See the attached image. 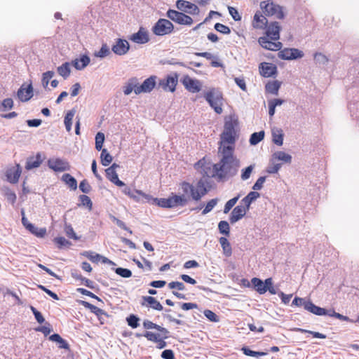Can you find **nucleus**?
<instances>
[{"mask_svg": "<svg viewBox=\"0 0 359 359\" xmlns=\"http://www.w3.org/2000/svg\"><path fill=\"white\" fill-rule=\"evenodd\" d=\"M314 60L319 65H325L328 62V58L321 53H316Z\"/></svg>", "mask_w": 359, "mask_h": 359, "instance_id": "54", "label": "nucleus"}, {"mask_svg": "<svg viewBox=\"0 0 359 359\" xmlns=\"http://www.w3.org/2000/svg\"><path fill=\"white\" fill-rule=\"evenodd\" d=\"M18 96L22 102L28 101L32 96V87L29 85L27 88H20L18 91Z\"/></svg>", "mask_w": 359, "mask_h": 359, "instance_id": "31", "label": "nucleus"}, {"mask_svg": "<svg viewBox=\"0 0 359 359\" xmlns=\"http://www.w3.org/2000/svg\"><path fill=\"white\" fill-rule=\"evenodd\" d=\"M137 86V79H133L126 86H124L123 93L125 95H130L133 90L135 93V88Z\"/></svg>", "mask_w": 359, "mask_h": 359, "instance_id": "44", "label": "nucleus"}, {"mask_svg": "<svg viewBox=\"0 0 359 359\" xmlns=\"http://www.w3.org/2000/svg\"><path fill=\"white\" fill-rule=\"evenodd\" d=\"M303 55V53L297 48H285L279 53V57L284 60L301 58Z\"/></svg>", "mask_w": 359, "mask_h": 359, "instance_id": "21", "label": "nucleus"}, {"mask_svg": "<svg viewBox=\"0 0 359 359\" xmlns=\"http://www.w3.org/2000/svg\"><path fill=\"white\" fill-rule=\"evenodd\" d=\"M127 323L132 328H136L139 326V318L136 316L131 314L127 318Z\"/></svg>", "mask_w": 359, "mask_h": 359, "instance_id": "53", "label": "nucleus"}, {"mask_svg": "<svg viewBox=\"0 0 359 359\" xmlns=\"http://www.w3.org/2000/svg\"><path fill=\"white\" fill-rule=\"evenodd\" d=\"M180 186L182 191V195L172 193L168 198H156L153 199L154 201L161 208H174L186 205L191 198L198 201L208 193V189L202 180L197 182L196 187L186 181L182 182Z\"/></svg>", "mask_w": 359, "mask_h": 359, "instance_id": "1", "label": "nucleus"}, {"mask_svg": "<svg viewBox=\"0 0 359 359\" xmlns=\"http://www.w3.org/2000/svg\"><path fill=\"white\" fill-rule=\"evenodd\" d=\"M268 25V20L266 16L263 15L262 12L257 11L253 17L252 26L256 29H265Z\"/></svg>", "mask_w": 359, "mask_h": 359, "instance_id": "20", "label": "nucleus"}, {"mask_svg": "<svg viewBox=\"0 0 359 359\" xmlns=\"http://www.w3.org/2000/svg\"><path fill=\"white\" fill-rule=\"evenodd\" d=\"M204 313V316L208 319L210 320L211 322H218L219 321V318L218 316L212 311L209 310V309H206L203 312Z\"/></svg>", "mask_w": 359, "mask_h": 359, "instance_id": "59", "label": "nucleus"}, {"mask_svg": "<svg viewBox=\"0 0 359 359\" xmlns=\"http://www.w3.org/2000/svg\"><path fill=\"white\" fill-rule=\"evenodd\" d=\"M151 31L156 36H165L173 32L174 25L170 20L160 18L153 26Z\"/></svg>", "mask_w": 359, "mask_h": 359, "instance_id": "6", "label": "nucleus"}, {"mask_svg": "<svg viewBox=\"0 0 359 359\" xmlns=\"http://www.w3.org/2000/svg\"><path fill=\"white\" fill-rule=\"evenodd\" d=\"M259 68L261 75L264 77L272 76L277 72L276 66L269 62H262Z\"/></svg>", "mask_w": 359, "mask_h": 359, "instance_id": "25", "label": "nucleus"}, {"mask_svg": "<svg viewBox=\"0 0 359 359\" xmlns=\"http://www.w3.org/2000/svg\"><path fill=\"white\" fill-rule=\"evenodd\" d=\"M178 83V75L177 73L168 75L165 78L159 80L158 86L164 91L175 92Z\"/></svg>", "mask_w": 359, "mask_h": 359, "instance_id": "9", "label": "nucleus"}, {"mask_svg": "<svg viewBox=\"0 0 359 359\" xmlns=\"http://www.w3.org/2000/svg\"><path fill=\"white\" fill-rule=\"evenodd\" d=\"M62 180L73 190L77 188V182L70 174L66 173L62 175Z\"/></svg>", "mask_w": 359, "mask_h": 359, "instance_id": "40", "label": "nucleus"}, {"mask_svg": "<svg viewBox=\"0 0 359 359\" xmlns=\"http://www.w3.org/2000/svg\"><path fill=\"white\" fill-rule=\"evenodd\" d=\"M176 6L178 10L191 15H197L199 13V8L196 5L185 0H177Z\"/></svg>", "mask_w": 359, "mask_h": 359, "instance_id": "15", "label": "nucleus"}, {"mask_svg": "<svg viewBox=\"0 0 359 359\" xmlns=\"http://www.w3.org/2000/svg\"><path fill=\"white\" fill-rule=\"evenodd\" d=\"M218 229L221 233L224 234L226 236H229L230 227L229 224L226 221H221L218 224Z\"/></svg>", "mask_w": 359, "mask_h": 359, "instance_id": "47", "label": "nucleus"}, {"mask_svg": "<svg viewBox=\"0 0 359 359\" xmlns=\"http://www.w3.org/2000/svg\"><path fill=\"white\" fill-rule=\"evenodd\" d=\"M54 243L60 249L62 248L63 247H69L71 245V243L64 237L55 238Z\"/></svg>", "mask_w": 359, "mask_h": 359, "instance_id": "49", "label": "nucleus"}, {"mask_svg": "<svg viewBox=\"0 0 359 359\" xmlns=\"http://www.w3.org/2000/svg\"><path fill=\"white\" fill-rule=\"evenodd\" d=\"M48 166L53 170L55 172H63L65 170H69L70 169V165L68 161L66 160L56 158H50L48 161Z\"/></svg>", "mask_w": 359, "mask_h": 359, "instance_id": "12", "label": "nucleus"}, {"mask_svg": "<svg viewBox=\"0 0 359 359\" xmlns=\"http://www.w3.org/2000/svg\"><path fill=\"white\" fill-rule=\"evenodd\" d=\"M241 350H242L243 353L248 356L259 357V356L265 355L266 354V353H264V352L255 351L250 350L249 348H247V347H243V348H242Z\"/></svg>", "mask_w": 359, "mask_h": 359, "instance_id": "51", "label": "nucleus"}, {"mask_svg": "<svg viewBox=\"0 0 359 359\" xmlns=\"http://www.w3.org/2000/svg\"><path fill=\"white\" fill-rule=\"evenodd\" d=\"M258 42L264 48L272 51L279 50L282 48V43L280 42H273L271 41H269L268 37L266 36L259 37L258 39Z\"/></svg>", "mask_w": 359, "mask_h": 359, "instance_id": "22", "label": "nucleus"}, {"mask_svg": "<svg viewBox=\"0 0 359 359\" xmlns=\"http://www.w3.org/2000/svg\"><path fill=\"white\" fill-rule=\"evenodd\" d=\"M281 86V83L277 80L269 81L266 84V91L272 95H277Z\"/></svg>", "mask_w": 359, "mask_h": 359, "instance_id": "32", "label": "nucleus"}, {"mask_svg": "<svg viewBox=\"0 0 359 359\" xmlns=\"http://www.w3.org/2000/svg\"><path fill=\"white\" fill-rule=\"evenodd\" d=\"M251 283L259 294H262L266 292V286L264 285V282L261 279L253 278Z\"/></svg>", "mask_w": 359, "mask_h": 359, "instance_id": "36", "label": "nucleus"}, {"mask_svg": "<svg viewBox=\"0 0 359 359\" xmlns=\"http://www.w3.org/2000/svg\"><path fill=\"white\" fill-rule=\"evenodd\" d=\"M107 178L118 187L125 186V183L118 179L116 170L112 168H108L105 170Z\"/></svg>", "mask_w": 359, "mask_h": 359, "instance_id": "27", "label": "nucleus"}, {"mask_svg": "<svg viewBox=\"0 0 359 359\" xmlns=\"http://www.w3.org/2000/svg\"><path fill=\"white\" fill-rule=\"evenodd\" d=\"M104 141V133L99 132L95 136V149L98 151L102 149Z\"/></svg>", "mask_w": 359, "mask_h": 359, "instance_id": "50", "label": "nucleus"}, {"mask_svg": "<svg viewBox=\"0 0 359 359\" xmlns=\"http://www.w3.org/2000/svg\"><path fill=\"white\" fill-rule=\"evenodd\" d=\"M141 305L142 306L150 307L156 311H162L163 307L161 304L151 296H144L142 298Z\"/></svg>", "mask_w": 359, "mask_h": 359, "instance_id": "24", "label": "nucleus"}, {"mask_svg": "<svg viewBox=\"0 0 359 359\" xmlns=\"http://www.w3.org/2000/svg\"><path fill=\"white\" fill-rule=\"evenodd\" d=\"M101 163L104 166H108L112 161L113 158L106 149H103L100 155Z\"/></svg>", "mask_w": 359, "mask_h": 359, "instance_id": "42", "label": "nucleus"}, {"mask_svg": "<svg viewBox=\"0 0 359 359\" xmlns=\"http://www.w3.org/2000/svg\"><path fill=\"white\" fill-rule=\"evenodd\" d=\"M249 210L248 207H245L243 204H240L236 206L232 212H231L229 220L231 224H234L235 222L241 219L246 214V212Z\"/></svg>", "mask_w": 359, "mask_h": 359, "instance_id": "18", "label": "nucleus"}, {"mask_svg": "<svg viewBox=\"0 0 359 359\" xmlns=\"http://www.w3.org/2000/svg\"><path fill=\"white\" fill-rule=\"evenodd\" d=\"M13 107V100L11 98H6L2 101V102L0 105V109L2 111H6V110L12 109Z\"/></svg>", "mask_w": 359, "mask_h": 359, "instance_id": "55", "label": "nucleus"}, {"mask_svg": "<svg viewBox=\"0 0 359 359\" xmlns=\"http://www.w3.org/2000/svg\"><path fill=\"white\" fill-rule=\"evenodd\" d=\"M241 194H238L236 196L229 200L224 205V213L227 214L231 208L236 205L238 199L241 198Z\"/></svg>", "mask_w": 359, "mask_h": 359, "instance_id": "45", "label": "nucleus"}, {"mask_svg": "<svg viewBox=\"0 0 359 359\" xmlns=\"http://www.w3.org/2000/svg\"><path fill=\"white\" fill-rule=\"evenodd\" d=\"M168 287L172 290L177 289V290H184L185 285L182 282L172 281L168 283Z\"/></svg>", "mask_w": 359, "mask_h": 359, "instance_id": "63", "label": "nucleus"}, {"mask_svg": "<svg viewBox=\"0 0 359 359\" xmlns=\"http://www.w3.org/2000/svg\"><path fill=\"white\" fill-rule=\"evenodd\" d=\"M130 48L128 42L125 39H118L112 46V51L118 55H123L128 53Z\"/></svg>", "mask_w": 359, "mask_h": 359, "instance_id": "19", "label": "nucleus"}, {"mask_svg": "<svg viewBox=\"0 0 359 359\" xmlns=\"http://www.w3.org/2000/svg\"><path fill=\"white\" fill-rule=\"evenodd\" d=\"M292 156L284 151H276L272 155L271 164L268 167L269 173H277L282 166L283 163H290Z\"/></svg>", "mask_w": 359, "mask_h": 359, "instance_id": "4", "label": "nucleus"}, {"mask_svg": "<svg viewBox=\"0 0 359 359\" xmlns=\"http://www.w3.org/2000/svg\"><path fill=\"white\" fill-rule=\"evenodd\" d=\"M235 135L236 133H222L221 135V142L219 151H221L224 147H231L234 150L235 144Z\"/></svg>", "mask_w": 359, "mask_h": 359, "instance_id": "23", "label": "nucleus"}, {"mask_svg": "<svg viewBox=\"0 0 359 359\" xmlns=\"http://www.w3.org/2000/svg\"><path fill=\"white\" fill-rule=\"evenodd\" d=\"M266 36L271 40L278 41L280 38V26L278 22H271L266 27Z\"/></svg>", "mask_w": 359, "mask_h": 359, "instance_id": "17", "label": "nucleus"}, {"mask_svg": "<svg viewBox=\"0 0 359 359\" xmlns=\"http://www.w3.org/2000/svg\"><path fill=\"white\" fill-rule=\"evenodd\" d=\"M156 76H151L145 79L141 85L137 83V86L135 88V94L139 95L142 93L151 92L156 86Z\"/></svg>", "mask_w": 359, "mask_h": 359, "instance_id": "14", "label": "nucleus"}, {"mask_svg": "<svg viewBox=\"0 0 359 359\" xmlns=\"http://www.w3.org/2000/svg\"><path fill=\"white\" fill-rule=\"evenodd\" d=\"M181 81L184 88L190 93H198L202 88V83L200 81L192 79L188 75L184 76Z\"/></svg>", "mask_w": 359, "mask_h": 359, "instance_id": "11", "label": "nucleus"}, {"mask_svg": "<svg viewBox=\"0 0 359 359\" xmlns=\"http://www.w3.org/2000/svg\"><path fill=\"white\" fill-rule=\"evenodd\" d=\"M2 193L8 202L12 205L15 203L17 196L15 193L11 189L8 187H4L2 188Z\"/></svg>", "mask_w": 359, "mask_h": 359, "instance_id": "35", "label": "nucleus"}, {"mask_svg": "<svg viewBox=\"0 0 359 359\" xmlns=\"http://www.w3.org/2000/svg\"><path fill=\"white\" fill-rule=\"evenodd\" d=\"M42 161L41 155L40 153H38L36 156L29 157L27 159L25 168L28 170L36 168L41 165Z\"/></svg>", "mask_w": 359, "mask_h": 359, "instance_id": "28", "label": "nucleus"}, {"mask_svg": "<svg viewBox=\"0 0 359 359\" xmlns=\"http://www.w3.org/2000/svg\"><path fill=\"white\" fill-rule=\"evenodd\" d=\"M215 29L217 32H221L224 34H229L231 32V29L228 26L223 25L222 23H219V22H217L215 25Z\"/></svg>", "mask_w": 359, "mask_h": 359, "instance_id": "57", "label": "nucleus"}, {"mask_svg": "<svg viewBox=\"0 0 359 359\" xmlns=\"http://www.w3.org/2000/svg\"><path fill=\"white\" fill-rule=\"evenodd\" d=\"M116 273L123 278H129L132 276V272L130 270L128 269H123V268H117L116 269Z\"/></svg>", "mask_w": 359, "mask_h": 359, "instance_id": "60", "label": "nucleus"}, {"mask_svg": "<svg viewBox=\"0 0 359 359\" xmlns=\"http://www.w3.org/2000/svg\"><path fill=\"white\" fill-rule=\"evenodd\" d=\"M110 54V50L107 44H103L99 51L95 53L94 55L97 57H104Z\"/></svg>", "mask_w": 359, "mask_h": 359, "instance_id": "52", "label": "nucleus"}, {"mask_svg": "<svg viewBox=\"0 0 359 359\" xmlns=\"http://www.w3.org/2000/svg\"><path fill=\"white\" fill-rule=\"evenodd\" d=\"M305 309L317 316L327 315V310L316 306L312 302L308 301L305 304Z\"/></svg>", "mask_w": 359, "mask_h": 359, "instance_id": "29", "label": "nucleus"}, {"mask_svg": "<svg viewBox=\"0 0 359 359\" xmlns=\"http://www.w3.org/2000/svg\"><path fill=\"white\" fill-rule=\"evenodd\" d=\"M57 73L62 76L64 79H67L71 73L70 64L69 62H65L61 66L57 67Z\"/></svg>", "mask_w": 359, "mask_h": 359, "instance_id": "41", "label": "nucleus"}, {"mask_svg": "<svg viewBox=\"0 0 359 359\" xmlns=\"http://www.w3.org/2000/svg\"><path fill=\"white\" fill-rule=\"evenodd\" d=\"M89 63L90 57L85 55L72 61V65L78 70L84 69Z\"/></svg>", "mask_w": 359, "mask_h": 359, "instance_id": "30", "label": "nucleus"}, {"mask_svg": "<svg viewBox=\"0 0 359 359\" xmlns=\"http://www.w3.org/2000/svg\"><path fill=\"white\" fill-rule=\"evenodd\" d=\"M79 189L82 192L88 194L90 191L91 187L86 180H83L80 182Z\"/></svg>", "mask_w": 359, "mask_h": 359, "instance_id": "64", "label": "nucleus"}, {"mask_svg": "<svg viewBox=\"0 0 359 359\" xmlns=\"http://www.w3.org/2000/svg\"><path fill=\"white\" fill-rule=\"evenodd\" d=\"M204 97L217 114L222 113L223 97L219 91L212 88L204 94Z\"/></svg>", "mask_w": 359, "mask_h": 359, "instance_id": "5", "label": "nucleus"}, {"mask_svg": "<svg viewBox=\"0 0 359 359\" xmlns=\"http://www.w3.org/2000/svg\"><path fill=\"white\" fill-rule=\"evenodd\" d=\"M264 137V132L260 131L258 133H254L251 135L250 138V142L252 145H255L261 142Z\"/></svg>", "mask_w": 359, "mask_h": 359, "instance_id": "46", "label": "nucleus"}, {"mask_svg": "<svg viewBox=\"0 0 359 359\" xmlns=\"http://www.w3.org/2000/svg\"><path fill=\"white\" fill-rule=\"evenodd\" d=\"M53 75L54 72L53 71H48L43 74L42 84L45 88H47L49 81Z\"/></svg>", "mask_w": 359, "mask_h": 359, "instance_id": "58", "label": "nucleus"}, {"mask_svg": "<svg viewBox=\"0 0 359 359\" xmlns=\"http://www.w3.org/2000/svg\"><path fill=\"white\" fill-rule=\"evenodd\" d=\"M218 199L217 198H213L209 201L205 208L202 211V215H206L208 212H210L217 204Z\"/></svg>", "mask_w": 359, "mask_h": 359, "instance_id": "48", "label": "nucleus"}, {"mask_svg": "<svg viewBox=\"0 0 359 359\" xmlns=\"http://www.w3.org/2000/svg\"><path fill=\"white\" fill-rule=\"evenodd\" d=\"M80 304L82 306H83L86 309H89L91 313H94L100 320H101L102 316H107L106 311L86 301H81Z\"/></svg>", "mask_w": 359, "mask_h": 359, "instance_id": "26", "label": "nucleus"}, {"mask_svg": "<svg viewBox=\"0 0 359 359\" xmlns=\"http://www.w3.org/2000/svg\"><path fill=\"white\" fill-rule=\"evenodd\" d=\"M222 158L218 163H215L217 179L222 180L236 172L237 163L233 157V149L231 147H224L220 151Z\"/></svg>", "mask_w": 359, "mask_h": 359, "instance_id": "2", "label": "nucleus"}, {"mask_svg": "<svg viewBox=\"0 0 359 359\" xmlns=\"http://www.w3.org/2000/svg\"><path fill=\"white\" fill-rule=\"evenodd\" d=\"M143 327L146 330L155 329L158 331V332H161V334H166L168 332V330L165 327H163L149 320H145L143 322Z\"/></svg>", "mask_w": 359, "mask_h": 359, "instance_id": "34", "label": "nucleus"}, {"mask_svg": "<svg viewBox=\"0 0 359 359\" xmlns=\"http://www.w3.org/2000/svg\"><path fill=\"white\" fill-rule=\"evenodd\" d=\"M36 331L42 332L45 336H47L52 332V328L50 323H46L45 325L37 327Z\"/></svg>", "mask_w": 359, "mask_h": 359, "instance_id": "61", "label": "nucleus"}, {"mask_svg": "<svg viewBox=\"0 0 359 359\" xmlns=\"http://www.w3.org/2000/svg\"><path fill=\"white\" fill-rule=\"evenodd\" d=\"M27 230L39 238H43L46 234V228H37L34 224H28Z\"/></svg>", "mask_w": 359, "mask_h": 359, "instance_id": "38", "label": "nucleus"}, {"mask_svg": "<svg viewBox=\"0 0 359 359\" xmlns=\"http://www.w3.org/2000/svg\"><path fill=\"white\" fill-rule=\"evenodd\" d=\"M22 173V168L19 164L6 169L5 175L8 182L16 184L19 181Z\"/></svg>", "mask_w": 359, "mask_h": 359, "instance_id": "13", "label": "nucleus"}, {"mask_svg": "<svg viewBox=\"0 0 359 359\" xmlns=\"http://www.w3.org/2000/svg\"><path fill=\"white\" fill-rule=\"evenodd\" d=\"M259 6L266 16L273 17L278 20L284 19L285 12L283 6L271 0L263 1Z\"/></svg>", "mask_w": 359, "mask_h": 359, "instance_id": "3", "label": "nucleus"}, {"mask_svg": "<svg viewBox=\"0 0 359 359\" xmlns=\"http://www.w3.org/2000/svg\"><path fill=\"white\" fill-rule=\"evenodd\" d=\"M194 167L196 169L201 168V172L204 176L217 179L218 172H217L215 164L212 165L210 163L207 162L205 158L195 163Z\"/></svg>", "mask_w": 359, "mask_h": 359, "instance_id": "8", "label": "nucleus"}, {"mask_svg": "<svg viewBox=\"0 0 359 359\" xmlns=\"http://www.w3.org/2000/svg\"><path fill=\"white\" fill-rule=\"evenodd\" d=\"M79 201L83 206H86L90 210H92L93 203L90 198L86 195H81Z\"/></svg>", "mask_w": 359, "mask_h": 359, "instance_id": "56", "label": "nucleus"}, {"mask_svg": "<svg viewBox=\"0 0 359 359\" xmlns=\"http://www.w3.org/2000/svg\"><path fill=\"white\" fill-rule=\"evenodd\" d=\"M49 340L58 344V348L69 350V345L59 334H53L49 337Z\"/></svg>", "mask_w": 359, "mask_h": 359, "instance_id": "33", "label": "nucleus"}, {"mask_svg": "<svg viewBox=\"0 0 359 359\" xmlns=\"http://www.w3.org/2000/svg\"><path fill=\"white\" fill-rule=\"evenodd\" d=\"M161 332L154 333L153 332L147 331L143 336L147 338V340L155 342L157 344V348L159 349H162L165 348L167 345L165 339L169 337V331L166 334H161Z\"/></svg>", "mask_w": 359, "mask_h": 359, "instance_id": "10", "label": "nucleus"}, {"mask_svg": "<svg viewBox=\"0 0 359 359\" xmlns=\"http://www.w3.org/2000/svg\"><path fill=\"white\" fill-rule=\"evenodd\" d=\"M273 142L278 145L281 146L283 143V133L280 129H275L272 130Z\"/></svg>", "mask_w": 359, "mask_h": 359, "instance_id": "39", "label": "nucleus"}, {"mask_svg": "<svg viewBox=\"0 0 359 359\" xmlns=\"http://www.w3.org/2000/svg\"><path fill=\"white\" fill-rule=\"evenodd\" d=\"M30 309L31 311H32L36 321L39 323H43L45 322V319L43 316V315L41 313V312H39V311H37L36 309V308H34V306H30Z\"/></svg>", "mask_w": 359, "mask_h": 359, "instance_id": "62", "label": "nucleus"}, {"mask_svg": "<svg viewBox=\"0 0 359 359\" xmlns=\"http://www.w3.org/2000/svg\"><path fill=\"white\" fill-rule=\"evenodd\" d=\"M219 243L222 248L223 252L226 257H230L232 254L231 246L225 237H221L219 238Z\"/></svg>", "mask_w": 359, "mask_h": 359, "instance_id": "37", "label": "nucleus"}, {"mask_svg": "<svg viewBox=\"0 0 359 359\" xmlns=\"http://www.w3.org/2000/svg\"><path fill=\"white\" fill-rule=\"evenodd\" d=\"M74 114L75 111L74 110H70L67 113L65 117L64 123L65 125L66 130L68 132H70L72 130V119L74 118Z\"/></svg>", "mask_w": 359, "mask_h": 359, "instance_id": "43", "label": "nucleus"}, {"mask_svg": "<svg viewBox=\"0 0 359 359\" xmlns=\"http://www.w3.org/2000/svg\"><path fill=\"white\" fill-rule=\"evenodd\" d=\"M166 15L172 21L182 25H191L194 22L189 15L172 9H169Z\"/></svg>", "mask_w": 359, "mask_h": 359, "instance_id": "7", "label": "nucleus"}, {"mask_svg": "<svg viewBox=\"0 0 359 359\" xmlns=\"http://www.w3.org/2000/svg\"><path fill=\"white\" fill-rule=\"evenodd\" d=\"M129 39L134 43L144 44L149 41V36L148 31L141 27L138 32L133 34Z\"/></svg>", "mask_w": 359, "mask_h": 359, "instance_id": "16", "label": "nucleus"}]
</instances>
